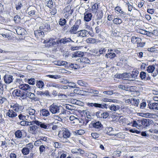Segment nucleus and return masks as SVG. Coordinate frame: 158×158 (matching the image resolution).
<instances>
[{"instance_id": "1", "label": "nucleus", "mask_w": 158, "mask_h": 158, "mask_svg": "<svg viewBox=\"0 0 158 158\" xmlns=\"http://www.w3.org/2000/svg\"><path fill=\"white\" fill-rule=\"evenodd\" d=\"M54 39L50 38L46 43L47 46L48 47H53L56 44L57 46H60L61 44H64L66 43L69 42L71 40L70 38L64 37L60 40H57L56 42L54 41Z\"/></svg>"}, {"instance_id": "2", "label": "nucleus", "mask_w": 158, "mask_h": 158, "mask_svg": "<svg viewBox=\"0 0 158 158\" xmlns=\"http://www.w3.org/2000/svg\"><path fill=\"white\" fill-rule=\"evenodd\" d=\"M147 71L148 73H151L152 76L156 77L158 74V64L150 65L147 69Z\"/></svg>"}, {"instance_id": "3", "label": "nucleus", "mask_w": 158, "mask_h": 158, "mask_svg": "<svg viewBox=\"0 0 158 158\" xmlns=\"http://www.w3.org/2000/svg\"><path fill=\"white\" fill-rule=\"evenodd\" d=\"M81 24V19H77L74 25L69 29V32L71 34H76L77 33L78 29Z\"/></svg>"}, {"instance_id": "4", "label": "nucleus", "mask_w": 158, "mask_h": 158, "mask_svg": "<svg viewBox=\"0 0 158 158\" xmlns=\"http://www.w3.org/2000/svg\"><path fill=\"white\" fill-rule=\"evenodd\" d=\"M10 108L17 113H21L24 109V106L17 102L12 103L10 105Z\"/></svg>"}, {"instance_id": "5", "label": "nucleus", "mask_w": 158, "mask_h": 158, "mask_svg": "<svg viewBox=\"0 0 158 158\" xmlns=\"http://www.w3.org/2000/svg\"><path fill=\"white\" fill-rule=\"evenodd\" d=\"M73 11V9H72L70 6L68 5L65 7L63 9L64 13V18L66 19L68 18L72 14Z\"/></svg>"}, {"instance_id": "6", "label": "nucleus", "mask_w": 158, "mask_h": 158, "mask_svg": "<svg viewBox=\"0 0 158 158\" xmlns=\"http://www.w3.org/2000/svg\"><path fill=\"white\" fill-rule=\"evenodd\" d=\"M96 115L98 118H106L108 117L109 114L106 111L99 110L96 112Z\"/></svg>"}, {"instance_id": "7", "label": "nucleus", "mask_w": 158, "mask_h": 158, "mask_svg": "<svg viewBox=\"0 0 158 158\" xmlns=\"http://www.w3.org/2000/svg\"><path fill=\"white\" fill-rule=\"evenodd\" d=\"M39 29L44 32H48L50 30V25L45 22H44L41 24Z\"/></svg>"}, {"instance_id": "8", "label": "nucleus", "mask_w": 158, "mask_h": 158, "mask_svg": "<svg viewBox=\"0 0 158 158\" xmlns=\"http://www.w3.org/2000/svg\"><path fill=\"white\" fill-rule=\"evenodd\" d=\"M27 10L29 11L28 12V14L29 17L35 18L36 17V11L35 9L33 6H30L27 9Z\"/></svg>"}, {"instance_id": "9", "label": "nucleus", "mask_w": 158, "mask_h": 158, "mask_svg": "<svg viewBox=\"0 0 158 158\" xmlns=\"http://www.w3.org/2000/svg\"><path fill=\"white\" fill-rule=\"evenodd\" d=\"M49 111L52 114H55L59 112V107L58 106L53 103L49 107Z\"/></svg>"}, {"instance_id": "10", "label": "nucleus", "mask_w": 158, "mask_h": 158, "mask_svg": "<svg viewBox=\"0 0 158 158\" xmlns=\"http://www.w3.org/2000/svg\"><path fill=\"white\" fill-rule=\"evenodd\" d=\"M99 3L95 2L93 3L91 6L90 10L92 13L96 14L98 10Z\"/></svg>"}, {"instance_id": "11", "label": "nucleus", "mask_w": 158, "mask_h": 158, "mask_svg": "<svg viewBox=\"0 0 158 158\" xmlns=\"http://www.w3.org/2000/svg\"><path fill=\"white\" fill-rule=\"evenodd\" d=\"M58 135L60 138H67L69 137L70 133L68 130H65L64 131H60Z\"/></svg>"}, {"instance_id": "12", "label": "nucleus", "mask_w": 158, "mask_h": 158, "mask_svg": "<svg viewBox=\"0 0 158 158\" xmlns=\"http://www.w3.org/2000/svg\"><path fill=\"white\" fill-rule=\"evenodd\" d=\"M34 35L37 39L39 40L42 39L44 36V32L42 31L40 29L35 31Z\"/></svg>"}, {"instance_id": "13", "label": "nucleus", "mask_w": 158, "mask_h": 158, "mask_svg": "<svg viewBox=\"0 0 158 158\" xmlns=\"http://www.w3.org/2000/svg\"><path fill=\"white\" fill-rule=\"evenodd\" d=\"M70 122L73 126H76L80 123V118H78L73 115L69 117Z\"/></svg>"}, {"instance_id": "14", "label": "nucleus", "mask_w": 158, "mask_h": 158, "mask_svg": "<svg viewBox=\"0 0 158 158\" xmlns=\"http://www.w3.org/2000/svg\"><path fill=\"white\" fill-rule=\"evenodd\" d=\"M12 94L14 97H23L24 96V94L19 89H16L12 92Z\"/></svg>"}, {"instance_id": "15", "label": "nucleus", "mask_w": 158, "mask_h": 158, "mask_svg": "<svg viewBox=\"0 0 158 158\" xmlns=\"http://www.w3.org/2000/svg\"><path fill=\"white\" fill-rule=\"evenodd\" d=\"M19 89L27 92L30 91L31 89V86L26 84H20L19 85Z\"/></svg>"}, {"instance_id": "16", "label": "nucleus", "mask_w": 158, "mask_h": 158, "mask_svg": "<svg viewBox=\"0 0 158 158\" xmlns=\"http://www.w3.org/2000/svg\"><path fill=\"white\" fill-rule=\"evenodd\" d=\"M4 81L6 84H9L12 82L13 80L12 75L6 74L3 77Z\"/></svg>"}, {"instance_id": "17", "label": "nucleus", "mask_w": 158, "mask_h": 158, "mask_svg": "<svg viewBox=\"0 0 158 158\" xmlns=\"http://www.w3.org/2000/svg\"><path fill=\"white\" fill-rule=\"evenodd\" d=\"M88 11H86L84 14V20L86 22L90 21L93 16L92 13L87 12Z\"/></svg>"}, {"instance_id": "18", "label": "nucleus", "mask_w": 158, "mask_h": 158, "mask_svg": "<svg viewBox=\"0 0 158 158\" xmlns=\"http://www.w3.org/2000/svg\"><path fill=\"white\" fill-rule=\"evenodd\" d=\"M6 114L7 117L11 118H15L17 116V113L12 109L8 110Z\"/></svg>"}, {"instance_id": "19", "label": "nucleus", "mask_w": 158, "mask_h": 158, "mask_svg": "<svg viewBox=\"0 0 158 158\" xmlns=\"http://www.w3.org/2000/svg\"><path fill=\"white\" fill-rule=\"evenodd\" d=\"M37 128L38 127L35 125L30 126L28 128V132L32 135H35L37 132V131L36 130Z\"/></svg>"}, {"instance_id": "20", "label": "nucleus", "mask_w": 158, "mask_h": 158, "mask_svg": "<svg viewBox=\"0 0 158 158\" xmlns=\"http://www.w3.org/2000/svg\"><path fill=\"white\" fill-rule=\"evenodd\" d=\"M127 103L129 104H131L132 105H134L138 106L139 102V99L135 98L128 99L127 100Z\"/></svg>"}, {"instance_id": "21", "label": "nucleus", "mask_w": 158, "mask_h": 158, "mask_svg": "<svg viewBox=\"0 0 158 158\" xmlns=\"http://www.w3.org/2000/svg\"><path fill=\"white\" fill-rule=\"evenodd\" d=\"M119 123L122 124L123 126L131 125L132 124V122H130L128 121L127 119L123 117L120 118L119 120Z\"/></svg>"}, {"instance_id": "22", "label": "nucleus", "mask_w": 158, "mask_h": 158, "mask_svg": "<svg viewBox=\"0 0 158 158\" xmlns=\"http://www.w3.org/2000/svg\"><path fill=\"white\" fill-rule=\"evenodd\" d=\"M86 42L87 43L90 44H97L101 42V41L95 38H89L87 39L86 40Z\"/></svg>"}, {"instance_id": "23", "label": "nucleus", "mask_w": 158, "mask_h": 158, "mask_svg": "<svg viewBox=\"0 0 158 158\" xmlns=\"http://www.w3.org/2000/svg\"><path fill=\"white\" fill-rule=\"evenodd\" d=\"M150 122L148 119L143 118L141 120V126L144 127H147L150 125Z\"/></svg>"}, {"instance_id": "24", "label": "nucleus", "mask_w": 158, "mask_h": 158, "mask_svg": "<svg viewBox=\"0 0 158 158\" xmlns=\"http://www.w3.org/2000/svg\"><path fill=\"white\" fill-rule=\"evenodd\" d=\"M40 114L43 117H48L49 116L50 113L48 110L44 108L40 110Z\"/></svg>"}, {"instance_id": "25", "label": "nucleus", "mask_w": 158, "mask_h": 158, "mask_svg": "<svg viewBox=\"0 0 158 158\" xmlns=\"http://www.w3.org/2000/svg\"><path fill=\"white\" fill-rule=\"evenodd\" d=\"M148 106L150 109L155 110H158V103H149L148 104Z\"/></svg>"}, {"instance_id": "26", "label": "nucleus", "mask_w": 158, "mask_h": 158, "mask_svg": "<svg viewBox=\"0 0 158 158\" xmlns=\"http://www.w3.org/2000/svg\"><path fill=\"white\" fill-rule=\"evenodd\" d=\"M16 31L18 35H22L25 34V30L23 28L18 27L16 29Z\"/></svg>"}, {"instance_id": "27", "label": "nucleus", "mask_w": 158, "mask_h": 158, "mask_svg": "<svg viewBox=\"0 0 158 158\" xmlns=\"http://www.w3.org/2000/svg\"><path fill=\"white\" fill-rule=\"evenodd\" d=\"M92 124L93 127L95 128H100L102 126L101 123L99 121H93L92 122Z\"/></svg>"}, {"instance_id": "28", "label": "nucleus", "mask_w": 158, "mask_h": 158, "mask_svg": "<svg viewBox=\"0 0 158 158\" xmlns=\"http://www.w3.org/2000/svg\"><path fill=\"white\" fill-rule=\"evenodd\" d=\"M114 10L115 12L116 13L121 14L122 15H125V13L123 10L122 9L120 6H117L114 8Z\"/></svg>"}, {"instance_id": "29", "label": "nucleus", "mask_w": 158, "mask_h": 158, "mask_svg": "<svg viewBox=\"0 0 158 158\" xmlns=\"http://www.w3.org/2000/svg\"><path fill=\"white\" fill-rule=\"evenodd\" d=\"M131 42L134 44H137L141 42V39L139 37H136L135 36H133L131 38Z\"/></svg>"}, {"instance_id": "30", "label": "nucleus", "mask_w": 158, "mask_h": 158, "mask_svg": "<svg viewBox=\"0 0 158 158\" xmlns=\"http://www.w3.org/2000/svg\"><path fill=\"white\" fill-rule=\"evenodd\" d=\"M113 23L116 25H120L122 23V20L119 18H114L112 20Z\"/></svg>"}, {"instance_id": "31", "label": "nucleus", "mask_w": 158, "mask_h": 158, "mask_svg": "<svg viewBox=\"0 0 158 158\" xmlns=\"http://www.w3.org/2000/svg\"><path fill=\"white\" fill-rule=\"evenodd\" d=\"M79 36L84 37L88 35V31L85 30H83L78 31Z\"/></svg>"}, {"instance_id": "32", "label": "nucleus", "mask_w": 158, "mask_h": 158, "mask_svg": "<svg viewBox=\"0 0 158 158\" xmlns=\"http://www.w3.org/2000/svg\"><path fill=\"white\" fill-rule=\"evenodd\" d=\"M112 130L113 128L112 127H106L104 130V131L105 133L109 135L113 136L114 134L112 133Z\"/></svg>"}, {"instance_id": "33", "label": "nucleus", "mask_w": 158, "mask_h": 158, "mask_svg": "<svg viewBox=\"0 0 158 158\" xmlns=\"http://www.w3.org/2000/svg\"><path fill=\"white\" fill-rule=\"evenodd\" d=\"M36 85L38 88L42 89L44 86V83L41 80L37 81L36 82Z\"/></svg>"}, {"instance_id": "34", "label": "nucleus", "mask_w": 158, "mask_h": 158, "mask_svg": "<svg viewBox=\"0 0 158 158\" xmlns=\"http://www.w3.org/2000/svg\"><path fill=\"white\" fill-rule=\"evenodd\" d=\"M27 113L29 114L30 115L34 116L35 118V110L33 109L28 108L26 110Z\"/></svg>"}, {"instance_id": "35", "label": "nucleus", "mask_w": 158, "mask_h": 158, "mask_svg": "<svg viewBox=\"0 0 158 158\" xmlns=\"http://www.w3.org/2000/svg\"><path fill=\"white\" fill-rule=\"evenodd\" d=\"M84 55L83 52L79 51H77L74 52L73 55L74 57H82Z\"/></svg>"}, {"instance_id": "36", "label": "nucleus", "mask_w": 158, "mask_h": 158, "mask_svg": "<svg viewBox=\"0 0 158 158\" xmlns=\"http://www.w3.org/2000/svg\"><path fill=\"white\" fill-rule=\"evenodd\" d=\"M15 137L17 138H21L22 136V133L21 131L18 130L15 133Z\"/></svg>"}, {"instance_id": "37", "label": "nucleus", "mask_w": 158, "mask_h": 158, "mask_svg": "<svg viewBox=\"0 0 158 158\" xmlns=\"http://www.w3.org/2000/svg\"><path fill=\"white\" fill-rule=\"evenodd\" d=\"M30 150L27 147H24L21 150L22 153L24 155L28 154L30 152Z\"/></svg>"}, {"instance_id": "38", "label": "nucleus", "mask_w": 158, "mask_h": 158, "mask_svg": "<svg viewBox=\"0 0 158 158\" xmlns=\"http://www.w3.org/2000/svg\"><path fill=\"white\" fill-rule=\"evenodd\" d=\"M116 54L114 52L108 53L106 54L105 56L107 58H109L110 59L114 58L116 56Z\"/></svg>"}, {"instance_id": "39", "label": "nucleus", "mask_w": 158, "mask_h": 158, "mask_svg": "<svg viewBox=\"0 0 158 158\" xmlns=\"http://www.w3.org/2000/svg\"><path fill=\"white\" fill-rule=\"evenodd\" d=\"M29 98L31 100L34 101H37L39 100L40 99L35 96V94L32 93H31L29 96Z\"/></svg>"}, {"instance_id": "40", "label": "nucleus", "mask_w": 158, "mask_h": 158, "mask_svg": "<svg viewBox=\"0 0 158 158\" xmlns=\"http://www.w3.org/2000/svg\"><path fill=\"white\" fill-rule=\"evenodd\" d=\"M89 120L85 118H80V123H81V125H85L88 123Z\"/></svg>"}, {"instance_id": "41", "label": "nucleus", "mask_w": 158, "mask_h": 158, "mask_svg": "<svg viewBox=\"0 0 158 158\" xmlns=\"http://www.w3.org/2000/svg\"><path fill=\"white\" fill-rule=\"evenodd\" d=\"M137 89V87L135 86H128L127 87V91H129L131 92H135Z\"/></svg>"}, {"instance_id": "42", "label": "nucleus", "mask_w": 158, "mask_h": 158, "mask_svg": "<svg viewBox=\"0 0 158 158\" xmlns=\"http://www.w3.org/2000/svg\"><path fill=\"white\" fill-rule=\"evenodd\" d=\"M46 6L50 9L53 7V2L52 0H49L46 2Z\"/></svg>"}, {"instance_id": "43", "label": "nucleus", "mask_w": 158, "mask_h": 158, "mask_svg": "<svg viewBox=\"0 0 158 158\" xmlns=\"http://www.w3.org/2000/svg\"><path fill=\"white\" fill-rule=\"evenodd\" d=\"M81 61L82 63L85 64H90V60L86 57H82Z\"/></svg>"}, {"instance_id": "44", "label": "nucleus", "mask_w": 158, "mask_h": 158, "mask_svg": "<svg viewBox=\"0 0 158 158\" xmlns=\"http://www.w3.org/2000/svg\"><path fill=\"white\" fill-rule=\"evenodd\" d=\"M77 83L79 85L82 86L86 87V86L88 85V84L86 82H85L82 80H78Z\"/></svg>"}, {"instance_id": "45", "label": "nucleus", "mask_w": 158, "mask_h": 158, "mask_svg": "<svg viewBox=\"0 0 158 158\" xmlns=\"http://www.w3.org/2000/svg\"><path fill=\"white\" fill-rule=\"evenodd\" d=\"M139 73L138 71L137 70L134 69L133 71L132 72V73L131 75V77L134 78H135L138 76Z\"/></svg>"}, {"instance_id": "46", "label": "nucleus", "mask_w": 158, "mask_h": 158, "mask_svg": "<svg viewBox=\"0 0 158 158\" xmlns=\"http://www.w3.org/2000/svg\"><path fill=\"white\" fill-rule=\"evenodd\" d=\"M78 152L80 154V155L82 156H87V153H85V152L80 148L78 149Z\"/></svg>"}, {"instance_id": "47", "label": "nucleus", "mask_w": 158, "mask_h": 158, "mask_svg": "<svg viewBox=\"0 0 158 158\" xmlns=\"http://www.w3.org/2000/svg\"><path fill=\"white\" fill-rule=\"evenodd\" d=\"M14 20L15 23H19L20 22L21 18L18 15H15L14 18Z\"/></svg>"}, {"instance_id": "48", "label": "nucleus", "mask_w": 158, "mask_h": 158, "mask_svg": "<svg viewBox=\"0 0 158 158\" xmlns=\"http://www.w3.org/2000/svg\"><path fill=\"white\" fill-rule=\"evenodd\" d=\"M122 79L124 80H128L130 77V75L127 73H122Z\"/></svg>"}, {"instance_id": "49", "label": "nucleus", "mask_w": 158, "mask_h": 158, "mask_svg": "<svg viewBox=\"0 0 158 158\" xmlns=\"http://www.w3.org/2000/svg\"><path fill=\"white\" fill-rule=\"evenodd\" d=\"M109 108L110 110L114 111H116L119 109V107H117L114 105H112L110 106H109Z\"/></svg>"}, {"instance_id": "50", "label": "nucleus", "mask_w": 158, "mask_h": 158, "mask_svg": "<svg viewBox=\"0 0 158 158\" xmlns=\"http://www.w3.org/2000/svg\"><path fill=\"white\" fill-rule=\"evenodd\" d=\"M66 20L65 19H60L59 24L61 26H63L66 24Z\"/></svg>"}, {"instance_id": "51", "label": "nucleus", "mask_w": 158, "mask_h": 158, "mask_svg": "<svg viewBox=\"0 0 158 158\" xmlns=\"http://www.w3.org/2000/svg\"><path fill=\"white\" fill-rule=\"evenodd\" d=\"M121 154V152L120 151H115L114 152L112 156L113 157H120Z\"/></svg>"}, {"instance_id": "52", "label": "nucleus", "mask_w": 158, "mask_h": 158, "mask_svg": "<svg viewBox=\"0 0 158 158\" xmlns=\"http://www.w3.org/2000/svg\"><path fill=\"white\" fill-rule=\"evenodd\" d=\"M27 82L30 85H33L35 83V79L33 78H31L27 80Z\"/></svg>"}, {"instance_id": "53", "label": "nucleus", "mask_w": 158, "mask_h": 158, "mask_svg": "<svg viewBox=\"0 0 158 158\" xmlns=\"http://www.w3.org/2000/svg\"><path fill=\"white\" fill-rule=\"evenodd\" d=\"M57 65L59 66H61V65H66L68 66V63L66 61H57Z\"/></svg>"}, {"instance_id": "54", "label": "nucleus", "mask_w": 158, "mask_h": 158, "mask_svg": "<svg viewBox=\"0 0 158 158\" xmlns=\"http://www.w3.org/2000/svg\"><path fill=\"white\" fill-rule=\"evenodd\" d=\"M127 85H120L118 86V87L119 88H120L126 90H127Z\"/></svg>"}, {"instance_id": "55", "label": "nucleus", "mask_w": 158, "mask_h": 158, "mask_svg": "<svg viewBox=\"0 0 158 158\" xmlns=\"http://www.w3.org/2000/svg\"><path fill=\"white\" fill-rule=\"evenodd\" d=\"M91 136L94 139H97L99 136V134L95 132L92 133L91 134Z\"/></svg>"}, {"instance_id": "56", "label": "nucleus", "mask_w": 158, "mask_h": 158, "mask_svg": "<svg viewBox=\"0 0 158 158\" xmlns=\"http://www.w3.org/2000/svg\"><path fill=\"white\" fill-rule=\"evenodd\" d=\"M28 123V122L26 121L25 120H22L19 123V124L22 126H27L29 125Z\"/></svg>"}, {"instance_id": "57", "label": "nucleus", "mask_w": 158, "mask_h": 158, "mask_svg": "<svg viewBox=\"0 0 158 158\" xmlns=\"http://www.w3.org/2000/svg\"><path fill=\"white\" fill-rule=\"evenodd\" d=\"M146 73L144 72H141L140 74V77L142 79L146 78Z\"/></svg>"}, {"instance_id": "58", "label": "nucleus", "mask_w": 158, "mask_h": 158, "mask_svg": "<svg viewBox=\"0 0 158 158\" xmlns=\"http://www.w3.org/2000/svg\"><path fill=\"white\" fill-rule=\"evenodd\" d=\"M88 158H97V156L96 155L92 154L91 153H87V156H86Z\"/></svg>"}, {"instance_id": "59", "label": "nucleus", "mask_w": 158, "mask_h": 158, "mask_svg": "<svg viewBox=\"0 0 158 158\" xmlns=\"http://www.w3.org/2000/svg\"><path fill=\"white\" fill-rule=\"evenodd\" d=\"M18 117L20 120H25L26 119V116L22 114H20L18 115Z\"/></svg>"}, {"instance_id": "60", "label": "nucleus", "mask_w": 158, "mask_h": 158, "mask_svg": "<svg viewBox=\"0 0 158 158\" xmlns=\"http://www.w3.org/2000/svg\"><path fill=\"white\" fill-rule=\"evenodd\" d=\"M51 10H50V12L52 15H54L56 14L57 12L56 9V8L54 7L52 8L51 9Z\"/></svg>"}, {"instance_id": "61", "label": "nucleus", "mask_w": 158, "mask_h": 158, "mask_svg": "<svg viewBox=\"0 0 158 158\" xmlns=\"http://www.w3.org/2000/svg\"><path fill=\"white\" fill-rule=\"evenodd\" d=\"M85 117H86L87 118H91V115H90L89 112L87 110H85Z\"/></svg>"}, {"instance_id": "62", "label": "nucleus", "mask_w": 158, "mask_h": 158, "mask_svg": "<svg viewBox=\"0 0 158 158\" xmlns=\"http://www.w3.org/2000/svg\"><path fill=\"white\" fill-rule=\"evenodd\" d=\"M50 93L48 90H45L44 92L43 91L42 97L50 96Z\"/></svg>"}, {"instance_id": "63", "label": "nucleus", "mask_w": 158, "mask_h": 158, "mask_svg": "<svg viewBox=\"0 0 158 158\" xmlns=\"http://www.w3.org/2000/svg\"><path fill=\"white\" fill-rule=\"evenodd\" d=\"M45 149V148L44 145H41L39 147V150L40 153V154L42 153L44 151Z\"/></svg>"}, {"instance_id": "64", "label": "nucleus", "mask_w": 158, "mask_h": 158, "mask_svg": "<svg viewBox=\"0 0 158 158\" xmlns=\"http://www.w3.org/2000/svg\"><path fill=\"white\" fill-rule=\"evenodd\" d=\"M145 1L143 0H141L140 2H139L138 5V7L139 8H141L144 4Z\"/></svg>"}]
</instances>
